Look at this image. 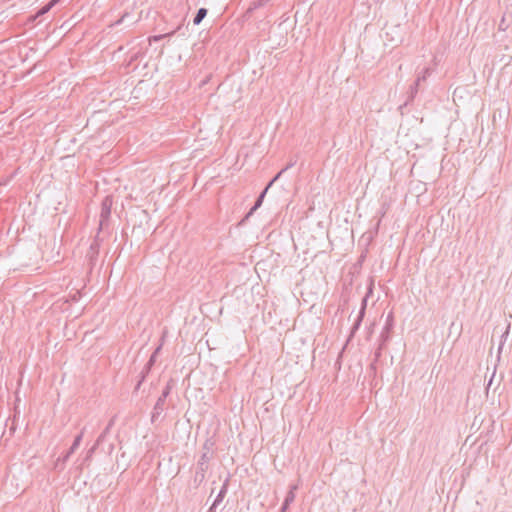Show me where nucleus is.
Here are the masks:
<instances>
[{
    "instance_id": "f257e3e1",
    "label": "nucleus",
    "mask_w": 512,
    "mask_h": 512,
    "mask_svg": "<svg viewBox=\"0 0 512 512\" xmlns=\"http://www.w3.org/2000/svg\"><path fill=\"white\" fill-rule=\"evenodd\" d=\"M113 199L111 196H106L101 203L100 219H99V231L107 227L108 221L111 215V208Z\"/></svg>"
},
{
    "instance_id": "f03ea898",
    "label": "nucleus",
    "mask_w": 512,
    "mask_h": 512,
    "mask_svg": "<svg viewBox=\"0 0 512 512\" xmlns=\"http://www.w3.org/2000/svg\"><path fill=\"white\" fill-rule=\"evenodd\" d=\"M170 393V388L169 386H167L161 396L158 398L155 406H154V409H153V413H152V421H154L156 419V417H158L164 410V403H165V400L167 398V396L169 395Z\"/></svg>"
},
{
    "instance_id": "7ed1b4c3",
    "label": "nucleus",
    "mask_w": 512,
    "mask_h": 512,
    "mask_svg": "<svg viewBox=\"0 0 512 512\" xmlns=\"http://www.w3.org/2000/svg\"><path fill=\"white\" fill-rule=\"evenodd\" d=\"M205 452L201 455V458L198 461L197 468L202 471H206L208 469V463L211 458V454L209 451L208 443L206 442L204 445Z\"/></svg>"
},
{
    "instance_id": "20e7f679",
    "label": "nucleus",
    "mask_w": 512,
    "mask_h": 512,
    "mask_svg": "<svg viewBox=\"0 0 512 512\" xmlns=\"http://www.w3.org/2000/svg\"><path fill=\"white\" fill-rule=\"evenodd\" d=\"M297 485L290 486L288 493L286 494L285 500L281 507V512H286L289 505L295 500V491L297 490Z\"/></svg>"
},
{
    "instance_id": "39448f33",
    "label": "nucleus",
    "mask_w": 512,
    "mask_h": 512,
    "mask_svg": "<svg viewBox=\"0 0 512 512\" xmlns=\"http://www.w3.org/2000/svg\"><path fill=\"white\" fill-rule=\"evenodd\" d=\"M272 185H270V182L268 183V185L265 187V189L261 192V194L259 195V197L257 198L254 206L250 209V211L248 212V214L246 215V218H248L249 216H251L263 203V200L269 190V188L271 187Z\"/></svg>"
},
{
    "instance_id": "423d86ee",
    "label": "nucleus",
    "mask_w": 512,
    "mask_h": 512,
    "mask_svg": "<svg viewBox=\"0 0 512 512\" xmlns=\"http://www.w3.org/2000/svg\"><path fill=\"white\" fill-rule=\"evenodd\" d=\"M83 434H84V429L80 432L79 435H77L73 441V444L71 445L70 449L68 450V452L66 453V455L64 456V461H66L71 454H73L77 449L78 447L80 446V443L82 441V438H83Z\"/></svg>"
},
{
    "instance_id": "0eeeda50",
    "label": "nucleus",
    "mask_w": 512,
    "mask_h": 512,
    "mask_svg": "<svg viewBox=\"0 0 512 512\" xmlns=\"http://www.w3.org/2000/svg\"><path fill=\"white\" fill-rule=\"evenodd\" d=\"M227 493V483L225 482L221 488V490L219 491L216 499L214 500L212 506L210 507L209 509V512H213L214 509L222 502L223 498L225 497Z\"/></svg>"
},
{
    "instance_id": "6e6552de",
    "label": "nucleus",
    "mask_w": 512,
    "mask_h": 512,
    "mask_svg": "<svg viewBox=\"0 0 512 512\" xmlns=\"http://www.w3.org/2000/svg\"><path fill=\"white\" fill-rule=\"evenodd\" d=\"M392 327H393V317H392V314H389L387 317V320H386V324L381 333V338L383 339V341L388 340L389 333H390V330L392 329Z\"/></svg>"
},
{
    "instance_id": "1a4fd4ad",
    "label": "nucleus",
    "mask_w": 512,
    "mask_h": 512,
    "mask_svg": "<svg viewBox=\"0 0 512 512\" xmlns=\"http://www.w3.org/2000/svg\"><path fill=\"white\" fill-rule=\"evenodd\" d=\"M365 309H366V298H364L363 301H362V306H361V309L359 311V315H358V317H357V319H356V321H355V323H354V325L352 327V333L355 332L359 328V326H360V324L362 322V319L364 317V314H365Z\"/></svg>"
},
{
    "instance_id": "9d476101",
    "label": "nucleus",
    "mask_w": 512,
    "mask_h": 512,
    "mask_svg": "<svg viewBox=\"0 0 512 512\" xmlns=\"http://www.w3.org/2000/svg\"><path fill=\"white\" fill-rule=\"evenodd\" d=\"M206 15H207V9L206 8H200L197 11V13H196V15H195V17L193 19L194 25H199L202 22V20L206 17Z\"/></svg>"
},
{
    "instance_id": "9b49d317",
    "label": "nucleus",
    "mask_w": 512,
    "mask_h": 512,
    "mask_svg": "<svg viewBox=\"0 0 512 512\" xmlns=\"http://www.w3.org/2000/svg\"><path fill=\"white\" fill-rule=\"evenodd\" d=\"M113 424H114V420L111 419L110 422L108 423L107 427L104 429V431L97 438L96 445H100L104 441L106 435L109 433V431L112 428Z\"/></svg>"
},
{
    "instance_id": "f8f14e48",
    "label": "nucleus",
    "mask_w": 512,
    "mask_h": 512,
    "mask_svg": "<svg viewBox=\"0 0 512 512\" xmlns=\"http://www.w3.org/2000/svg\"><path fill=\"white\" fill-rule=\"evenodd\" d=\"M296 164V161H290L280 172H278L275 177L270 181V185H273L280 177L281 175L287 171L288 169L292 168Z\"/></svg>"
},
{
    "instance_id": "ddd939ff",
    "label": "nucleus",
    "mask_w": 512,
    "mask_h": 512,
    "mask_svg": "<svg viewBox=\"0 0 512 512\" xmlns=\"http://www.w3.org/2000/svg\"><path fill=\"white\" fill-rule=\"evenodd\" d=\"M60 0H51L48 4H46L44 7H42L39 12H38V15H43L45 13H47L52 7H54Z\"/></svg>"
},
{
    "instance_id": "4468645a",
    "label": "nucleus",
    "mask_w": 512,
    "mask_h": 512,
    "mask_svg": "<svg viewBox=\"0 0 512 512\" xmlns=\"http://www.w3.org/2000/svg\"><path fill=\"white\" fill-rule=\"evenodd\" d=\"M97 254H98L97 243L94 242L91 244L90 250L88 252V257L90 258L91 262L96 258Z\"/></svg>"
},
{
    "instance_id": "2eb2a0df",
    "label": "nucleus",
    "mask_w": 512,
    "mask_h": 512,
    "mask_svg": "<svg viewBox=\"0 0 512 512\" xmlns=\"http://www.w3.org/2000/svg\"><path fill=\"white\" fill-rule=\"evenodd\" d=\"M430 74H431V70H430L429 68H425V69L423 70V74H422V75H418V77H417V79H416V81H415V82H416V86H419V85H420V83H421L422 81H425V80H426V78H427Z\"/></svg>"
},
{
    "instance_id": "dca6fc26",
    "label": "nucleus",
    "mask_w": 512,
    "mask_h": 512,
    "mask_svg": "<svg viewBox=\"0 0 512 512\" xmlns=\"http://www.w3.org/2000/svg\"><path fill=\"white\" fill-rule=\"evenodd\" d=\"M160 349H161V346L157 347L156 350L154 351V353L151 355L149 361L147 362V364L145 366L146 371H148L151 368V366L154 364L156 355L160 351Z\"/></svg>"
},
{
    "instance_id": "f3484780",
    "label": "nucleus",
    "mask_w": 512,
    "mask_h": 512,
    "mask_svg": "<svg viewBox=\"0 0 512 512\" xmlns=\"http://www.w3.org/2000/svg\"><path fill=\"white\" fill-rule=\"evenodd\" d=\"M418 87L419 86H416V82H414V84L410 87L409 100H412L415 97V95L418 93Z\"/></svg>"
},
{
    "instance_id": "a211bd4d",
    "label": "nucleus",
    "mask_w": 512,
    "mask_h": 512,
    "mask_svg": "<svg viewBox=\"0 0 512 512\" xmlns=\"http://www.w3.org/2000/svg\"><path fill=\"white\" fill-rule=\"evenodd\" d=\"M205 472L206 471H202L197 468L196 473H195V481L202 482L205 478Z\"/></svg>"
},
{
    "instance_id": "6ab92c4d",
    "label": "nucleus",
    "mask_w": 512,
    "mask_h": 512,
    "mask_svg": "<svg viewBox=\"0 0 512 512\" xmlns=\"http://www.w3.org/2000/svg\"><path fill=\"white\" fill-rule=\"evenodd\" d=\"M129 14L125 13L119 20H117L113 25H119L125 21V18L128 17Z\"/></svg>"
},
{
    "instance_id": "aec40b11",
    "label": "nucleus",
    "mask_w": 512,
    "mask_h": 512,
    "mask_svg": "<svg viewBox=\"0 0 512 512\" xmlns=\"http://www.w3.org/2000/svg\"><path fill=\"white\" fill-rule=\"evenodd\" d=\"M99 445H96V443L91 447V449L88 451V457H90L96 450V448L98 447Z\"/></svg>"
},
{
    "instance_id": "412c9836",
    "label": "nucleus",
    "mask_w": 512,
    "mask_h": 512,
    "mask_svg": "<svg viewBox=\"0 0 512 512\" xmlns=\"http://www.w3.org/2000/svg\"><path fill=\"white\" fill-rule=\"evenodd\" d=\"M509 328L510 326L508 325L507 329H506V332L502 335V337H506L509 333Z\"/></svg>"
},
{
    "instance_id": "4be33fe9",
    "label": "nucleus",
    "mask_w": 512,
    "mask_h": 512,
    "mask_svg": "<svg viewBox=\"0 0 512 512\" xmlns=\"http://www.w3.org/2000/svg\"><path fill=\"white\" fill-rule=\"evenodd\" d=\"M142 378H144V376H143ZM142 380H143V379H141V380L138 382V384H137V386H136V389H138V388L140 387Z\"/></svg>"
},
{
    "instance_id": "5701e85b",
    "label": "nucleus",
    "mask_w": 512,
    "mask_h": 512,
    "mask_svg": "<svg viewBox=\"0 0 512 512\" xmlns=\"http://www.w3.org/2000/svg\"><path fill=\"white\" fill-rule=\"evenodd\" d=\"M162 37H163L162 35H159L158 37H155L154 39H155V40H159V39H161Z\"/></svg>"
},
{
    "instance_id": "b1692460",
    "label": "nucleus",
    "mask_w": 512,
    "mask_h": 512,
    "mask_svg": "<svg viewBox=\"0 0 512 512\" xmlns=\"http://www.w3.org/2000/svg\"><path fill=\"white\" fill-rule=\"evenodd\" d=\"M263 2H259L258 6H262ZM254 7H257V5L255 4Z\"/></svg>"
}]
</instances>
